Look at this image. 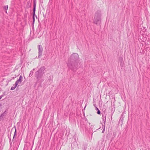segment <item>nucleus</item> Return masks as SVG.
Wrapping results in <instances>:
<instances>
[{
  "instance_id": "dca6fc26",
  "label": "nucleus",
  "mask_w": 150,
  "mask_h": 150,
  "mask_svg": "<svg viewBox=\"0 0 150 150\" xmlns=\"http://www.w3.org/2000/svg\"><path fill=\"white\" fill-rule=\"evenodd\" d=\"M49 80V83L50 84L51 83H52V80Z\"/></svg>"
},
{
  "instance_id": "1a4fd4ad",
  "label": "nucleus",
  "mask_w": 150,
  "mask_h": 150,
  "mask_svg": "<svg viewBox=\"0 0 150 150\" xmlns=\"http://www.w3.org/2000/svg\"><path fill=\"white\" fill-rule=\"evenodd\" d=\"M17 86H16L15 84L13 86L11 87V90H14L16 87Z\"/></svg>"
},
{
  "instance_id": "2eb2a0df",
  "label": "nucleus",
  "mask_w": 150,
  "mask_h": 150,
  "mask_svg": "<svg viewBox=\"0 0 150 150\" xmlns=\"http://www.w3.org/2000/svg\"><path fill=\"white\" fill-rule=\"evenodd\" d=\"M9 137V139H10V140L9 142H10V144L11 145V144H12V142H11V137H10V136L9 137Z\"/></svg>"
},
{
  "instance_id": "a211bd4d",
  "label": "nucleus",
  "mask_w": 150,
  "mask_h": 150,
  "mask_svg": "<svg viewBox=\"0 0 150 150\" xmlns=\"http://www.w3.org/2000/svg\"><path fill=\"white\" fill-rule=\"evenodd\" d=\"M105 131V128H104V129H103V131H102V132H104V131Z\"/></svg>"
},
{
  "instance_id": "423d86ee",
  "label": "nucleus",
  "mask_w": 150,
  "mask_h": 150,
  "mask_svg": "<svg viewBox=\"0 0 150 150\" xmlns=\"http://www.w3.org/2000/svg\"><path fill=\"white\" fill-rule=\"evenodd\" d=\"M6 111H5L4 113H2L0 116V119L3 118V117L6 116Z\"/></svg>"
},
{
  "instance_id": "9d476101",
  "label": "nucleus",
  "mask_w": 150,
  "mask_h": 150,
  "mask_svg": "<svg viewBox=\"0 0 150 150\" xmlns=\"http://www.w3.org/2000/svg\"><path fill=\"white\" fill-rule=\"evenodd\" d=\"M33 73V70H31L30 71V73L29 75V77H31L32 76Z\"/></svg>"
},
{
  "instance_id": "ddd939ff",
  "label": "nucleus",
  "mask_w": 150,
  "mask_h": 150,
  "mask_svg": "<svg viewBox=\"0 0 150 150\" xmlns=\"http://www.w3.org/2000/svg\"><path fill=\"white\" fill-rule=\"evenodd\" d=\"M105 118H103V121L104 122V124L105 125V121H106V116H105Z\"/></svg>"
},
{
  "instance_id": "412c9836",
  "label": "nucleus",
  "mask_w": 150,
  "mask_h": 150,
  "mask_svg": "<svg viewBox=\"0 0 150 150\" xmlns=\"http://www.w3.org/2000/svg\"><path fill=\"white\" fill-rule=\"evenodd\" d=\"M103 116H104V115H103Z\"/></svg>"
},
{
  "instance_id": "6ab92c4d",
  "label": "nucleus",
  "mask_w": 150,
  "mask_h": 150,
  "mask_svg": "<svg viewBox=\"0 0 150 150\" xmlns=\"http://www.w3.org/2000/svg\"><path fill=\"white\" fill-rule=\"evenodd\" d=\"M35 69H34H34H33L32 70H33V71H34V70H35Z\"/></svg>"
},
{
  "instance_id": "aec40b11",
  "label": "nucleus",
  "mask_w": 150,
  "mask_h": 150,
  "mask_svg": "<svg viewBox=\"0 0 150 150\" xmlns=\"http://www.w3.org/2000/svg\"><path fill=\"white\" fill-rule=\"evenodd\" d=\"M103 116H104V115H103Z\"/></svg>"
},
{
  "instance_id": "20e7f679",
  "label": "nucleus",
  "mask_w": 150,
  "mask_h": 150,
  "mask_svg": "<svg viewBox=\"0 0 150 150\" xmlns=\"http://www.w3.org/2000/svg\"><path fill=\"white\" fill-rule=\"evenodd\" d=\"M38 58H40V56L42 55L43 48L41 45H39L38 46Z\"/></svg>"
},
{
  "instance_id": "f8f14e48",
  "label": "nucleus",
  "mask_w": 150,
  "mask_h": 150,
  "mask_svg": "<svg viewBox=\"0 0 150 150\" xmlns=\"http://www.w3.org/2000/svg\"><path fill=\"white\" fill-rule=\"evenodd\" d=\"M8 6H7V5L5 6L4 7V9L6 10H7L8 9Z\"/></svg>"
},
{
  "instance_id": "f257e3e1",
  "label": "nucleus",
  "mask_w": 150,
  "mask_h": 150,
  "mask_svg": "<svg viewBox=\"0 0 150 150\" xmlns=\"http://www.w3.org/2000/svg\"><path fill=\"white\" fill-rule=\"evenodd\" d=\"M79 56L76 53H73L68 59L67 65L69 69L74 71H76L79 62Z\"/></svg>"
},
{
  "instance_id": "4468645a",
  "label": "nucleus",
  "mask_w": 150,
  "mask_h": 150,
  "mask_svg": "<svg viewBox=\"0 0 150 150\" xmlns=\"http://www.w3.org/2000/svg\"><path fill=\"white\" fill-rule=\"evenodd\" d=\"M19 83V81H16V82H15V84L16 85V86H17L18 84Z\"/></svg>"
},
{
  "instance_id": "9b49d317",
  "label": "nucleus",
  "mask_w": 150,
  "mask_h": 150,
  "mask_svg": "<svg viewBox=\"0 0 150 150\" xmlns=\"http://www.w3.org/2000/svg\"><path fill=\"white\" fill-rule=\"evenodd\" d=\"M16 127H15V132H14V136H13V139H14V137H15V136L16 135Z\"/></svg>"
},
{
  "instance_id": "6e6552de",
  "label": "nucleus",
  "mask_w": 150,
  "mask_h": 150,
  "mask_svg": "<svg viewBox=\"0 0 150 150\" xmlns=\"http://www.w3.org/2000/svg\"><path fill=\"white\" fill-rule=\"evenodd\" d=\"M94 106L95 107L96 110H97V113L98 114H100V110H99V109H98V108H97L96 106L95 105H94Z\"/></svg>"
},
{
  "instance_id": "39448f33",
  "label": "nucleus",
  "mask_w": 150,
  "mask_h": 150,
  "mask_svg": "<svg viewBox=\"0 0 150 150\" xmlns=\"http://www.w3.org/2000/svg\"><path fill=\"white\" fill-rule=\"evenodd\" d=\"M36 6V2L35 0L34 1V5H33V23H34L35 21V17L34 16L35 14V11Z\"/></svg>"
},
{
  "instance_id": "7ed1b4c3",
  "label": "nucleus",
  "mask_w": 150,
  "mask_h": 150,
  "mask_svg": "<svg viewBox=\"0 0 150 150\" xmlns=\"http://www.w3.org/2000/svg\"><path fill=\"white\" fill-rule=\"evenodd\" d=\"M101 13L100 10H98L95 13L93 19V23L98 25L101 22Z\"/></svg>"
},
{
  "instance_id": "0eeeda50",
  "label": "nucleus",
  "mask_w": 150,
  "mask_h": 150,
  "mask_svg": "<svg viewBox=\"0 0 150 150\" xmlns=\"http://www.w3.org/2000/svg\"><path fill=\"white\" fill-rule=\"evenodd\" d=\"M23 79V77L21 75L19 77V79H18L17 81H19L20 83H21L22 81V79Z\"/></svg>"
},
{
  "instance_id": "f3484780",
  "label": "nucleus",
  "mask_w": 150,
  "mask_h": 150,
  "mask_svg": "<svg viewBox=\"0 0 150 150\" xmlns=\"http://www.w3.org/2000/svg\"><path fill=\"white\" fill-rule=\"evenodd\" d=\"M5 93H3V95H1L0 96L1 97V98H2V97H3L5 95V94H4Z\"/></svg>"
},
{
  "instance_id": "f03ea898",
  "label": "nucleus",
  "mask_w": 150,
  "mask_h": 150,
  "mask_svg": "<svg viewBox=\"0 0 150 150\" xmlns=\"http://www.w3.org/2000/svg\"><path fill=\"white\" fill-rule=\"evenodd\" d=\"M45 69V67H42L39 70L35 72V74L37 82H42L44 81V79L43 78V76L44 73V71Z\"/></svg>"
}]
</instances>
